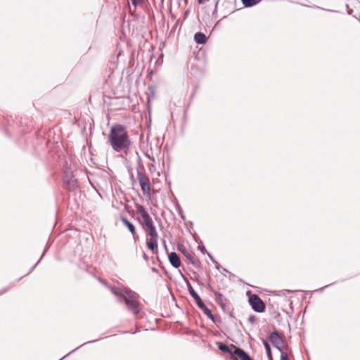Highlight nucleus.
I'll return each mask as SVG.
<instances>
[{
	"label": "nucleus",
	"mask_w": 360,
	"mask_h": 360,
	"mask_svg": "<svg viewBox=\"0 0 360 360\" xmlns=\"http://www.w3.org/2000/svg\"><path fill=\"white\" fill-rule=\"evenodd\" d=\"M194 40L198 44H203L206 42V37L202 32H197L194 35Z\"/></svg>",
	"instance_id": "4468645a"
},
{
	"label": "nucleus",
	"mask_w": 360,
	"mask_h": 360,
	"mask_svg": "<svg viewBox=\"0 0 360 360\" xmlns=\"http://www.w3.org/2000/svg\"><path fill=\"white\" fill-rule=\"evenodd\" d=\"M198 248H199V250H200L202 253H205V252H207V251H206V249H205V246H200V245H199V246H198Z\"/></svg>",
	"instance_id": "5701e85b"
},
{
	"label": "nucleus",
	"mask_w": 360,
	"mask_h": 360,
	"mask_svg": "<svg viewBox=\"0 0 360 360\" xmlns=\"http://www.w3.org/2000/svg\"><path fill=\"white\" fill-rule=\"evenodd\" d=\"M231 347L234 349L233 353L234 360H253L250 355L241 348L233 345H231Z\"/></svg>",
	"instance_id": "6e6552de"
},
{
	"label": "nucleus",
	"mask_w": 360,
	"mask_h": 360,
	"mask_svg": "<svg viewBox=\"0 0 360 360\" xmlns=\"http://www.w3.org/2000/svg\"><path fill=\"white\" fill-rule=\"evenodd\" d=\"M133 236V238L135 241H137L139 239V235L135 231V233H131Z\"/></svg>",
	"instance_id": "4be33fe9"
},
{
	"label": "nucleus",
	"mask_w": 360,
	"mask_h": 360,
	"mask_svg": "<svg viewBox=\"0 0 360 360\" xmlns=\"http://www.w3.org/2000/svg\"><path fill=\"white\" fill-rule=\"evenodd\" d=\"M217 345L219 350H221V352L230 354L231 355V356L233 357V351H232V349L228 345L224 344L221 342H217Z\"/></svg>",
	"instance_id": "f8f14e48"
},
{
	"label": "nucleus",
	"mask_w": 360,
	"mask_h": 360,
	"mask_svg": "<svg viewBox=\"0 0 360 360\" xmlns=\"http://www.w3.org/2000/svg\"><path fill=\"white\" fill-rule=\"evenodd\" d=\"M77 349H73L72 352H70L69 354H67V356H69L70 354H72V352H74L75 351H76Z\"/></svg>",
	"instance_id": "2f4dec72"
},
{
	"label": "nucleus",
	"mask_w": 360,
	"mask_h": 360,
	"mask_svg": "<svg viewBox=\"0 0 360 360\" xmlns=\"http://www.w3.org/2000/svg\"><path fill=\"white\" fill-rule=\"evenodd\" d=\"M202 1H203V0H199V2H200V3H202Z\"/></svg>",
	"instance_id": "72a5a7b5"
},
{
	"label": "nucleus",
	"mask_w": 360,
	"mask_h": 360,
	"mask_svg": "<svg viewBox=\"0 0 360 360\" xmlns=\"http://www.w3.org/2000/svg\"><path fill=\"white\" fill-rule=\"evenodd\" d=\"M168 259L173 267L179 268L181 266V261L179 257L176 252H172L170 254H169Z\"/></svg>",
	"instance_id": "9d476101"
},
{
	"label": "nucleus",
	"mask_w": 360,
	"mask_h": 360,
	"mask_svg": "<svg viewBox=\"0 0 360 360\" xmlns=\"http://www.w3.org/2000/svg\"><path fill=\"white\" fill-rule=\"evenodd\" d=\"M264 346L266 352L269 360H273L271 350L269 344L266 341H264Z\"/></svg>",
	"instance_id": "f3484780"
},
{
	"label": "nucleus",
	"mask_w": 360,
	"mask_h": 360,
	"mask_svg": "<svg viewBox=\"0 0 360 360\" xmlns=\"http://www.w3.org/2000/svg\"><path fill=\"white\" fill-rule=\"evenodd\" d=\"M96 341H97V340H92V341H88V342H85V343H84V344L81 345H80V346H79L78 347H77V349L80 348L81 347H82L83 345H86V344H89V343H92V342H96Z\"/></svg>",
	"instance_id": "b1692460"
},
{
	"label": "nucleus",
	"mask_w": 360,
	"mask_h": 360,
	"mask_svg": "<svg viewBox=\"0 0 360 360\" xmlns=\"http://www.w3.org/2000/svg\"><path fill=\"white\" fill-rule=\"evenodd\" d=\"M111 292L118 297L119 302L124 303L127 309L134 315H137L139 313L140 307L138 301L139 295L137 293L126 288H112Z\"/></svg>",
	"instance_id": "f03ea898"
},
{
	"label": "nucleus",
	"mask_w": 360,
	"mask_h": 360,
	"mask_svg": "<svg viewBox=\"0 0 360 360\" xmlns=\"http://www.w3.org/2000/svg\"><path fill=\"white\" fill-rule=\"evenodd\" d=\"M41 259H39L38 260V262L32 267V269H30V271H32L35 267L38 264V263L40 262Z\"/></svg>",
	"instance_id": "cd10ccee"
},
{
	"label": "nucleus",
	"mask_w": 360,
	"mask_h": 360,
	"mask_svg": "<svg viewBox=\"0 0 360 360\" xmlns=\"http://www.w3.org/2000/svg\"><path fill=\"white\" fill-rule=\"evenodd\" d=\"M131 4L136 7L139 3L138 0H131Z\"/></svg>",
	"instance_id": "bb28decb"
},
{
	"label": "nucleus",
	"mask_w": 360,
	"mask_h": 360,
	"mask_svg": "<svg viewBox=\"0 0 360 360\" xmlns=\"http://www.w3.org/2000/svg\"><path fill=\"white\" fill-rule=\"evenodd\" d=\"M137 179L140 184L141 191L144 195H150V186L149 178L140 169H137Z\"/></svg>",
	"instance_id": "39448f33"
},
{
	"label": "nucleus",
	"mask_w": 360,
	"mask_h": 360,
	"mask_svg": "<svg viewBox=\"0 0 360 360\" xmlns=\"http://www.w3.org/2000/svg\"><path fill=\"white\" fill-rule=\"evenodd\" d=\"M281 360H288L286 353H283V354L281 355Z\"/></svg>",
	"instance_id": "aec40b11"
},
{
	"label": "nucleus",
	"mask_w": 360,
	"mask_h": 360,
	"mask_svg": "<svg viewBox=\"0 0 360 360\" xmlns=\"http://www.w3.org/2000/svg\"><path fill=\"white\" fill-rule=\"evenodd\" d=\"M144 231L150 236V238H158V234L154 225L145 229Z\"/></svg>",
	"instance_id": "2eb2a0df"
},
{
	"label": "nucleus",
	"mask_w": 360,
	"mask_h": 360,
	"mask_svg": "<svg viewBox=\"0 0 360 360\" xmlns=\"http://www.w3.org/2000/svg\"><path fill=\"white\" fill-rule=\"evenodd\" d=\"M179 250L183 253V255L192 263L193 262V256L186 250V248L184 246L179 247Z\"/></svg>",
	"instance_id": "dca6fc26"
},
{
	"label": "nucleus",
	"mask_w": 360,
	"mask_h": 360,
	"mask_svg": "<svg viewBox=\"0 0 360 360\" xmlns=\"http://www.w3.org/2000/svg\"><path fill=\"white\" fill-rule=\"evenodd\" d=\"M120 219L123 224L127 227L131 233H135L136 229L133 224H131L129 221H128L127 218L124 217H121Z\"/></svg>",
	"instance_id": "ddd939ff"
},
{
	"label": "nucleus",
	"mask_w": 360,
	"mask_h": 360,
	"mask_svg": "<svg viewBox=\"0 0 360 360\" xmlns=\"http://www.w3.org/2000/svg\"><path fill=\"white\" fill-rule=\"evenodd\" d=\"M215 299L218 304L221 307L222 310L226 312L229 313L230 316L232 318H234V316L233 315L232 312L231 311L230 305L228 300L224 297L222 294L220 292H218L217 291L214 292Z\"/></svg>",
	"instance_id": "423d86ee"
},
{
	"label": "nucleus",
	"mask_w": 360,
	"mask_h": 360,
	"mask_svg": "<svg viewBox=\"0 0 360 360\" xmlns=\"http://www.w3.org/2000/svg\"><path fill=\"white\" fill-rule=\"evenodd\" d=\"M187 287L191 296L195 300L197 306L203 311V313L209 319H210L212 321H214V316L212 314L211 310L208 309L207 306L204 304L200 297L194 290L191 284L188 281L187 282Z\"/></svg>",
	"instance_id": "7ed1b4c3"
},
{
	"label": "nucleus",
	"mask_w": 360,
	"mask_h": 360,
	"mask_svg": "<svg viewBox=\"0 0 360 360\" xmlns=\"http://www.w3.org/2000/svg\"><path fill=\"white\" fill-rule=\"evenodd\" d=\"M202 1H203V0H199V2H200V3H202Z\"/></svg>",
	"instance_id": "f704fd0d"
},
{
	"label": "nucleus",
	"mask_w": 360,
	"mask_h": 360,
	"mask_svg": "<svg viewBox=\"0 0 360 360\" xmlns=\"http://www.w3.org/2000/svg\"><path fill=\"white\" fill-rule=\"evenodd\" d=\"M249 303L256 312L262 313L265 310V304L257 295H251L249 298Z\"/></svg>",
	"instance_id": "0eeeda50"
},
{
	"label": "nucleus",
	"mask_w": 360,
	"mask_h": 360,
	"mask_svg": "<svg viewBox=\"0 0 360 360\" xmlns=\"http://www.w3.org/2000/svg\"><path fill=\"white\" fill-rule=\"evenodd\" d=\"M276 349L281 352V355H282L283 353H286L285 352H284V350L283 349V345H279L278 348H276Z\"/></svg>",
	"instance_id": "412c9836"
},
{
	"label": "nucleus",
	"mask_w": 360,
	"mask_h": 360,
	"mask_svg": "<svg viewBox=\"0 0 360 360\" xmlns=\"http://www.w3.org/2000/svg\"><path fill=\"white\" fill-rule=\"evenodd\" d=\"M137 213L141 217V219H139L140 224L142 225L143 229H147L153 224V221L148 212L143 207V206L138 205L136 206Z\"/></svg>",
	"instance_id": "20e7f679"
},
{
	"label": "nucleus",
	"mask_w": 360,
	"mask_h": 360,
	"mask_svg": "<svg viewBox=\"0 0 360 360\" xmlns=\"http://www.w3.org/2000/svg\"><path fill=\"white\" fill-rule=\"evenodd\" d=\"M207 255H208L209 257L211 259V260L217 265L218 263L214 259L210 253H208V252H207Z\"/></svg>",
	"instance_id": "a878e982"
},
{
	"label": "nucleus",
	"mask_w": 360,
	"mask_h": 360,
	"mask_svg": "<svg viewBox=\"0 0 360 360\" xmlns=\"http://www.w3.org/2000/svg\"><path fill=\"white\" fill-rule=\"evenodd\" d=\"M8 289L7 288H4L1 290H0V295H3Z\"/></svg>",
	"instance_id": "c85d7f7f"
},
{
	"label": "nucleus",
	"mask_w": 360,
	"mask_h": 360,
	"mask_svg": "<svg viewBox=\"0 0 360 360\" xmlns=\"http://www.w3.org/2000/svg\"><path fill=\"white\" fill-rule=\"evenodd\" d=\"M260 0H242L243 4L245 7H251L258 4Z\"/></svg>",
	"instance_id": "a211bd4d"
},
{
	"label": "nucleus",
	"mask_w": 360,
	"mask_h": 360,
	"mask_svg": "<svg viewBox=\"0 0 360 360\" xmlns=\"http://www.w3.org/2000/svg\"><path fill=\"white\" fill-rule=\"evenodd\" d=\"M163 246L165 247V250H167L165 240H163Z\"/></svg>",
	"instance_id": "7c9ffc66"
},
{
	"label": "nucleus",
	"mask_w": 360,
	"mask_h": 360,
	"mask_svg": "<svg viewBox=\"0 0 360 360\" xmlns=\"http://www.w3.org/2000/svg\"><path fill=\"white\" fill-rule=\"evenodd\" d=\"M179 214L181 215V218L184 219V215L183 214V212L182 211H179Z\"/></svg>",
	"instance_id": "c756f323"
},
{
	"label": "nucleus",
	"mask_w": 360,
	"mask_h": 360,
	"mask_svg": "<svg viewBox=\"0 0 360 360\" xmlns=\"http://www.w3.org/2000/svg\"><path fill=\"white\" fill-rule=\"evenodd\" d=\"M292 292V290H284L283 291H280L279 293L278 294V295H281V294L282 295H285L284 292Z\"/></svg>",
	"instance_id": "393cba45"
},
{
	"label": "nucleus",
	"mask_w": 360,
	"mask_h": 360,
	"mask_svg": "<svg viewBox=\"0 0 360 360\" xmlns=\"http://www.w3.org/2000/svg\"><path fill=\"white\" fill-rule=\"evenodd\" d=\"M143 258H144L146 260H147V259H148V257H147V255H146V254H143Z\"/></svg>",
	"instance_id": "473e14b6"
},
{
	"label": "nucleus",
	"mask_w": 360,
	"mask_h": 360,
	"mask_svg": "<svg viewBox=\"0 0 360 360\" xmlns=\"http://www.w3.org/2000/svg\"><path fill=\"white\" fill-rule=\"evenodd\" d=\"M158 238H150L146 243L148 248L150 250H151L153 252V253H154V254H158Z\"/></svg>",
	"instance_id": "9b49d317"
},
{
	"label": "nucleus",
	"mask_w": 360,
	"mask_h": 360,
	"mask_svg": "<svg viewBox=\"0 0 360 360\" xmlns=\"http://www.w3.org/2000/svg\"><path fill=\"white\" fill-rule=\"evenodd\" d=\"M108 141L113 150L126 154L131 145L127 128L121 124H115L111 127Z\"/></svg>",
	"instance_id": "f257e3e1"
},
{
	"label": "nucleus",
	"mask_w": 360,
	"mask_h": 360,
	"mask_svg": "<svg viewBox=\"0 0 360 360\" xmlns=\"http://www.w3.org/2000/svg\"><path fill=\"white\" fill-rule=\"evenodd\" d=\"M269 341L271 342L275 348H278L279 345H283V340L278 333V331H273L269 335Z\"/></svg>",
	"instance_id": "1a4fd4ad"
},
{
	"label": "nucleus",
	"mask_w": 360,
	"mask_h": 360,
	"mask_svg": "<svg viewBox=\"0 0 360 360\" xmlns=\"http://www.w3.org/2000/svg\"><path fill=\"white\" fill-rule=\"evenodd\" d=\"M256 321L255 316L253 315H251L248 317V321L251 323H254Z\"/></svg>",
	"instance_id": "6ab92c4d"
}]
</instances>
